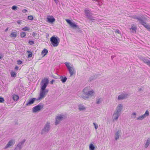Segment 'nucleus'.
I'll use <instances>...</instances> for the list:
<instances>
[{"label": "nucleus", "instance_id": "1", "mask_svg": "<svg viewBox=\"0 0 150 150\" xmlns=\"http://www.w3.org/2000/svg\"><path fill=\"white\" fill-rule=\"evenodd\" d=\"M83 95L81 96V97L83 99L86 100L89 98V96L93 95L94 91L93 90H90L89 87H86L83 90Z\"/></svg>", "mask_w": 150, "mask_h": 150}, {"label": "nucleus", "instance_id": "2", "mask_svg": "<svg viewBox=\"0 0 150 150\" xmlns=\"http://www.w3.org/2000/svg\"><path fill=\"white\" fill-rule=\"evenodd\" d=\"M50 41L54 47L57 46L60 42V39L57 36L55 37L53 35L50 38Z\"/></svg>", "mask_w": 150, "mask_h": 150}, {"label": "nucleus", "instance_id": "3", "mask_svg": "<svg viewBox=\"0 0 150 150\" xmlns=\"http://www.w3.org/2000/svg\"><path fill=\"white\" fill-rule=\"evenodd\" d=\"M85 15L86 18L88 19L91 20L92 22L94 21L95 19V17H93V13L91 12L90 11L87 9H86L84 10Z\"/></svg>", "mask_w": 150, "mask_h": 150}, {"label": "nucleus", "instance_id": "4", "mask_svg": "<svg viewBox=\"0 0 150 150\" xmlns=\"http://www.w3.org/2000/svg\"><path fill=\"white\" fill-rule=\"evenodd\" d=\"M50 124V122H47L45 125L44 128L41 131V134H46L50 131L51 127Z\"/></svg>", "mask_w": 150, "mask_h": 150}, {"label": "nucleus", "instance_id": "5", "mask_svg": "<svg viewBox=\"0 0 150 150\" xmlns=\"http://www.w3.org/2000/svg\"><path fill=\"white\" fill-rule=\"evenodd\" d=\"M49 90L48 89H46L45 88H41L40 93V97L37 99V100L42 99L45 97L47 94Z\"/></svg>", "mask_w": 150, "mask_h": 150}, {"label": "nucleus", "instance_id": "6", "mask_svg": "<svg viewBox=\"0 0 150 150\" xmlns=\"http://www.w3.org/2000/svg\"><path fill=\"white\" fill-rule=\"evenodd\" d=\"M65 65L67 68L71 76H72L75 73V71L74 68V66L72 65L71 66L70 63L68 62L65 63Z\"/></svg>", "mask_w": 150, "mask_h": 150}, {"label": "nucleus", "instance_id": "7", "mask_svg": "<svg viewBox=\"0 0 150 150\" xmlns=\"http://www.w3.org/2000/svg\"><path fill=\"white\" fill-rule=\"evenodd\" d=\"M48 83L49 80L47 78H44L40 82V84L41 86V88H46Z\"/></svg>", "mask_w": 150, "mask_h": 150}, {"label": "nucleus", "instance_id": "8", "mask_svg": "<svg viewBox=\"0 0 150 150\" xmlns=\"http://www.w3.org/2000/svg\"><path fill=\"white\" fill-rule=\"evenodd\" d=\"M43 105L40 104L34 107L32 110V112H36L40 110L43 108Z\"/></svg>", "mask_w": 150, "mask_h": 150}, {"label": "nucleus", "instance_id": "9", "mask_svg": "<svg viewBox=\"0 0 150 150\" xmlns=\"http://www.w3.org/2000/svg\"><path fill=\"white\" fill-rule=\"evenodd\" d=\"M149 115V112L148 110L146 111L145 113L143 115H142L138 117L137 118L136 120H142L147 116Z\"/></svg>", "mask_w": 150, "mask_h": 150}, {"label": "nucleus", "instance_id": "10", "mask_svg": "<svg viewBox=\"0 0 150 150\" xmlns=\"http://www.w3.org/2000/svg\"><path fill=\"white\" fill-rule=\"evenodd\" d=\"M129 96V95L126 93H122L118 96V99L119 100H122L126 98Z\"/></svg>", "mask_w": 150, "mask_h": 150}, {"label": "nucleus", "instance_id": "11", "mask_svg": "<svg viewBox=\"0 0 150 150\" xmlns=\"http://www.w3.org/2000/svg\"><path fill=\"white\" fill-rule=\"evenodd\" d=\"M64 117V115H59L56 117L55 118L56 121L55 122V124L56 125H57L60 122L63 120Z\"/></svg>", "mask_w": 150, "mask_h": 150}, {"label": "nucleus", "instance_id": "12", "mask_svg": "<svg viewBox=\"0 0 150 150\" xmlns=\"http://www.w3.org/2000/svg\"><path fill=\"white\" fill-rule=\"evenodd\" d=\"M123 108V105L122 104H120L118 105V106L116 108V110L115 112L117 113L121 114V112Z\"/></svg>", "mask_w": 150, "mask_h": 150}, {"label": "nucleus", "instance_id": "13", "mask_svg": "<svg viewBox=\"0 0 150 150\" xmlns=\"http://www.w3.org/2000/svg\"><path fill=\"white\" fill-rule=\"evenodd\" d=\"M15 143V140L14 139H11L8 142L7 144L4 147L5 149H6L9 147L13 145Z\"/></svg>", "mask_w": 150, "mask_h": 150}, {"label": "nucleus", "instance_id": "14", "mask_svg": "<svg viewBox=\"0 0 150 150\" xmlns=\"http://www.w3.org/2000/svg\"><path fill=\"white\" fill-rule=\"evenodd\" d=\"M121 133V130H118L115 133V134L114 136L115 140H117L119 138V136Z\"/></svg>", "mask_w": 150, "mask_h": 150}, {"label": "nucleus", "instance_id": "15", "mask_svg": "<svg viewBox=\"0 0 150 150\" xmlns=\"http://www.w3.org/2000/svg\"><path fill=\"white\" fill-rule=\"evenodd\" d=\"M140 20L139 21L141 24L143 25L145 28L147 29L150 25H147L142 18H141Z\"/></svg>", "mask_w": 150, "mask_h": 150}, {"label": "nucleus", "instance_id": "16", "mask_svg": "<svg viewBox=\"0 0 150 150\" xmlns=\"http://www.w3.org/2000/svg\"><path fill=\"white\" fill-rule=\"evenodd\" d=\"M140 20L139 21L141 24L143 25L145 28L147 29L150 25H147L142 18H141Z\"/></svg>", "mask_w": 150, "mask_h": 150}, {"label": "nucleus", "instance_id": "17", "mask_svg": "<svg viewBox=\"0 0 150 150\" xmlns=\"http://www.w3.org/2000/svg\"><path fill=\"white\" fill-rule=\"evenodd\" d=\"M120 114V113L115 112L112 116V118L113 119V120L114 121V120H117Z\"/></svg>", "mask_w": 150, "mask_h": 150}, {"label": "nucleus", "instance_id": "18", "mask_svg": "<svg viewBox=\"0 0 150 150\" xmlns=\"http://www.w3.org/2000/svg\"><path fill=\"white\" fill-rule=\"evenodd\" d=\"M26 140L24 139L23 140L21 141V142H19L18 144L16 146L20 149H21L22 148V145H23L25 142Z\"/></svg>", "mask_w": 150, "mask_h": 150}, {"label": "nucleus", "instance_id": "19", "mask_svg": "<svg viewBox=\"0 0 150 150\" xmlns=\"http://www.w3.org/2000/svg\"><path fill=\"white\" fill-rule=\"evenodd\" d=\"M35 100H37V99L35 98H32L29 100L28 102L26 104V105L27 106H28L33 104Z\"/></svg>", "mask_w": 150, "mask_h": 150}, {"label": "nucleus", "instance_id": "20", "mask_svg": "<svg viewBox=\"0 0 150 150\" xmlns=\"http://www.w3.org/2000/svg\"><path fill=\"white\" fill-rule=\"evenodd\" d=\"M137 29V27L134 24H132L131 25V28H130L131 32L133 33H136Z\"/></svg>", "mask_w": 150, "mask_h": 150}, {"label": "nucleus", "instance_id": "21", "mask_svg": "<svg viewBox=\"0 0 150 150\" xmlns=\"http://www.w3.org/2000/svg\"><path fill=\"white\" fill-rule=\"evenodd\" d=\"M142 60L146 64L148 65L150 63V61L149 60L146 58H143L142 59Z\"/></svg>", "mask_w": 150, "mask_h": 150}, {"label": "nucleus", "instance_id": "22", "mask_svg": "<svg viewBox=\"0 0 150 150\" xmlns=\"http://www.w3.org/2000/svg\"><path fill=\"white\" fill-rule=\"evenodd\" d=\"M103 101V99L99 97H97L96 98V103L97 104H100Z\"/></svg>", "mask_w": 150, "mask_h": 150}, {"label": "nucleus", "instance_id": "23", "mask_svg": "<svg viewBox=\"0 0 150 150\" xmlns=\"http://www.w3.org/2000/svg\"><path fill=\"white\" fill-rule=\"evenodd\" d=\"M47 19L48 22L50 23H53L55 21V19L53 16L50 18H48Z\"/></svg>", "mask_w": 150, "mask_h": 150}, {"label": "nucleus", "instance_id": "24", "mask_svg": "<svg viewBox=\"0 0 150 150\" xmlns=\"http://www.w3.org/2000/svg\"><path fill=\"white\" fill-rule=\"evenodd\" d=\"M150 144V138H148L147 140L146 144L145 145V147L146 148H147L149 145Z\"/></svg>", "mask_w": 150, "mask_h": 150}, {"label": "nucleus", "instance_id": "25", "mask_svg": "<svg viewBox=\"0 0 150 150\" xmlns=\"http://www.w3.org/2000/svg\"><path fill=\"white\" fill-rule=\"evenodd\" d=\"M97 76L96 75H93L92 76H91L89 78V81L91 82L93 80H95V79L97 78Z\"/></svg>", "mask_w": 150, "mask_h": 150}, {"label": "nucleus", "instance_id": "26", "mask_svg": "<svg viewBox=\"0 0 150 150\" xmlns=\"http://www.w3.org/2000/svg\"><path fill=\"white\" fill-rule=\"evenodd\" d=\"M12 98L15 101H17L19 98V96L17 95L13 94L12 95Z\"/></svg>", "mask_w": 150, "mask_h": 150}, {"label": "nucleus", "instance_id": "27", "mask_svg": "<svg viewBox=\"0 0 150 150\" xmlns=\"http://www.w3.org/2000/svg\"><path fill=\"white\" fill-rule=\"evenodd\" d=\"M79 109L80 111H81L85 110L86 108L83 105H80L79 106Z\"/></svg>", "mask_w": 150, "mask_h": 150}, {"label": "nucleus", "instance_id": "28", "mask_svg": "<svg viewBox=\"0 0 150 150\" xmlns=\"http://www.w3.org/2000/svg\"><path fill=\"white\" fill-rule=\"evenodd\" d=\"M89 148L90 150H96L95 146L92 144H90Z\"/></svg>", "mask_w": 150, "mask_h": 150}, {"label": "nucleus", "instance_id": "29", "mask_svg": "<svg viewBox=\"0 0 150 150\" xmlns=\"http://www.w3.org/2000/svg\"><path fill=\"white\" fill-rule=\"evenodd\" d=\"M10 36L11 38H15L17 36V33L16 32L12 33L10 35Z\"/></svg>", "mask_w": 150, "mask_h": 150}, {"label": "nucleus", "instance_id": "30", "mask_svg": "<svg viewBox=\"0 0 150 150\" xmlns=\"http://www.w3.org/2000/svg\"><path fill=\"white\" fill-rule=\"evenodd\" d=\"M131 18H134V19H136L138 20L139 21L140 20V19L141 18V17H140L137 16L136 15H133L132 16H130Z\"/></svg>", "mask_w": 150, "mask_h": 150}, {"label": "nucleus", "instance_id": "31", "mask_svg": "<svg viewBox=\"0 0 150 150\" xmlns=\"http://www.w3.org/2000/svg\"><path fill=\"white\" fill-rule=\"evenodd\" d=\"M60 79H61V81L63 83H65L67 80V78L66 77H63L62 76H61L60 77Z\"/></svg>", "mask_w": 150, "mask_h": 150}, {"label": "nucleus", "instance_id": "32", "mask_svg": "<svg viewBox=\"0 0 150 150\" xmlns=\"http://www.w3.org/2000/svg\"><path fill=\"white\" fill-rule=\"evenodd\" d=\"M48 52V51L47 50L44 49L42 51L41 53L42 54L45 53L44 54V56H45L47 54Z\"/></svg>", "mask_w": 150, "mask_h": 150}, {"label": "nucleus", "instance_id": "33", "mask_svg": "<svg viewBox=\"0 0 150 150\" xmlns=\"http://www.w3.org/2000/svg\"><path fill=\"white\" fill-rule=\"evenodd\" d=\"M11 74L12 77H15L16 76V73L13 71H12L11 72Z\"/></svg>", "mask_w": 150, "mask_h": 150}, {"label": "nucleus", "instance_id": "34", "mask_svg": "<svg viewBox=\"0 0 150 150\" xmlns=\"http://www.w3.org/2000/svg\"><path fill=\"white\" fill-rule=\"evenodd\" d=\"M137 115V113L136 112H133L132 114L131 115V117L132 119H134L136 117Z\"/></svg>", "mask_w": 150, "mask_h": 150}, {"label": "nucleus", "instance_id": "35", "mask_svg": "<svg viewBox=\"0 0 150 150\" xmlns=\"http://www.w3.org/2000/svg\"><path fill=\"white\" fill-rule=\"evenodd\" d=\"M26 35V33L25 32H21L20 33V36L21 38H24Z\"/></svg>", "mask_w": 150, "mask_h": 150}, {"label": "nucleus", "instance_id": "36", "mask_svg": "<svg viewBox=\"0 0 150 150\" xmlns=\"http://www.w3.org/2000/svg\"><path fill=\"white\" fill-rule=\"evenodd\" d=\"M70 25L72 28H77V25L73 23H71V24Z\"/></svg>", "mask_w": 150, "mask_h": 150}, {"label": "nucleus", "instance_id": "37", "mask_svg": "<svg viewBox=\"0 0 150 150\" xmlns=\"http://www.w3.org/2000/svg\"><path fill=\"white\" fill-rule=\"evenodd\" d=\"M22 30L24 31H28L30 30V28L29 27H25L22 28Z\"/></svg>", "mask_w": 150, "mask_h": 150}, {"label": "nucleus", "instance_id": "38", "mask_svg": "<svg viewBox=\"0 0 150 150\" xmlns=\"http://www.w3.org/2000/svg\"><path fill=\"white\" fill-rule=\"evenodd\" d=\"M28 52L29 53V54L28 55V57H32V52H31V51H28Z\"/></svg>", "mask_w": 150, "mask_h": 150}, {"label": "nucleus", "instance_id": "39", "mask_svg": "<svg viewBox=\"0 0 150 150\" xmlns=\"http://www.w3.org/2000/svg\"><path fill=\"white\" fill-rule=\"evenodd\" d=\"M66 21L70 25L72 23L71 21H70V20L67 19L66 20Z\"/></svg>", "mask_w": 150, "mask_h": 150}, {"label": "nucleus", "instance_id": "40", "mask_svg": "<svg viewBox=\"0 0 150 150\" xmlns=\"http://www.w3.org/2000/svg\"><path fill=\"white\" fill-rule=\"evenodd\" d=\"M28 18L29 20H32L33 19V18L32 16H28Z\"/></svg>", "mask_w": 150, "mask_h": 150}, {"label": "nucleus", "instance_id": "41", "mask_svg": "<svg viewBox=\"0 0 150 150\" xmlns=\"http://www.w3.org/2000/svg\"><path fill=\"white\" fill-rule=\"evenodd\" d=\"M28 43L30 45H32L34 44V42L33 41L29 40Z\"/></svg>", "mask_w": 150, "mask_h": 150}, {"label": "nucleus", "instance_id": "42", "mask_svg": "<svg viewBox=\"0 0 150 150\" xmlns=\"http://www.w3.org/2000/svg\"><path fill=\"white\" fill-rule=\"evenodd\" d=\"M93 124L94 126L95 129H96L98 127V125L97 124H96L94 122L93 123Z\"/></svg>", "mask_w": 150, "mask_h": 150}, {"label": "nucleus", "instance_id": "43", "mask_svg": "<svg viewBox=\"0 0 150 150\" xmlns=\"http://www.w3.org/2000/svg\"><path fill=\"white\" fill-rule=\"evenodd\" d=\"M4 101V98L0 97V103H2Z\"/></svg>", "mask_w": 150, "mask_h": 150}, {"label": "nucleus", "instance_id": "44", "mask_svg": "<svg viewBox=\"0 0 150 150\" xmlns=\"http://www.w3.org/2000/svg\"><path fill=\"white\" fill-rule=\"evenodd\" d=\"M17 7L16 6H13L12 7V9L13 10H16Z\"/></svg>", "mask_w": 150, "mask_h": 150}, {"label": "nucleus", "instance_id": "45", "mask_svg": "<svg viewBox=\"0 0 150 150\" xmlns=\"http://www.w3.org/2000/svg\"><path fill=\"white\" fill-rule=\"evenodd\" d=\"M17 62V64L18 65L21 64L22 63V62L20 60H18Z\"/></svg>", "mask_w": 150, "mask_h": 150}, {"label": "nucleus", "instance_id": "46", "mask_svg": "<svg viewBox=\"0 0 150 150\" xmlns=\"http://www.w3.org/2000/svg\"><path fill=\"white\" fill-rule=\"evenodd\" d=\"M115 33H117L118 34H121V33H120V30H118V29H116L115 31Z\"/></svg>", "mask_w": 150, "mask_h": 150}, {"label": "nucleus", "instance_id": "47", "mask_svg": "<svg viewBox=\"0 0 150 150\" xmlns=\"http://www.w3.org/2000/svg\"><path fill=\"white\" fill-rule=\"evenodd\" d=\"M17 23L19 25H21L22 23V22L21 21H17Z\"/></svg>", "mask_w": 150, "mask_h": 150}, {"label": "nucleus", "instance_id": "48", "mask_svg": "<svg viewBox=\"0 0 150 150\" xmlns=\"http://www.w3.org/2000/svg\"><path fill=\"white\" fill-rule=\"evenodd\" d=\"M22 11L24 13H25L27 11L26 9H24L22 10Z\"/></svg>", "mask_w": 150, "mask_h": 150}, {"label": "nucleus", "instance_id": "49", "mask_svg": "<svg viewBox=\"0 0 150 150\" xmlns=\"http://www.w3.org/2000/svg\"><path fill=\"white\" fill-rule=\"evenodd\" d=\"M4 57V55L0 53V59H1Z\"/></svg>", "mask_w": 150, "mask_h": 150}, {"label": "nucleus", "instance_id": "50", "mask_svg": "<svg viewBox=\"0 0 150 150\" xmlns=\"http://www.w3.org/2000/svg\"><path fill=\"white\" fill-rule=\"evenodd\" d=\"M14 150H21V149L16 146Z\"/></svg>", "mask_w": 150, "mask_h": 150}, {"label": "nucleus", "instance_id": "51", "mask_svg": "<svg viewBox=\"0 0 150 150\" xmlns=\"http://www.w3.org/2000/svg\"><path fill=\"white\" fill-rule=\"evenodd\" d=\"M18 69V67L17 66H16L15 68V69L16 70H17Z\"/></svg>", "mask_w": 150, "mask_h": 150}, {"label": "nucleus", "instance_id": "52", "mask_svg": "<svg viewBox=\"0 0 150 150\" xmlns=\"http://www.w3.org/2000/svg\"><path fill=\"white\" fill-rule=\"evenodd\" d=\"M54 80L53 79L51 81H50V83L51 84H53V82H54Z\"/></svg>", "mask_w": 150, "mask_h": 150}, {"label": "nucleus", "instance_id": "53", "mask_svg": "<svg viewBox=\"0 0 150 150\" xmlns=\"http://www.w3.org/2000/svg\"><path fill=\"white\" fill-rule=\"evenodd\" d=\"M36 35V34L34 33V32H33V34H32V35L33 36V37H34Z\"/></svg>", "mask_w": 150, "mask_h": 150}, {"label": "nucleus", "instance_id": "54", "mask_svg": "<svg viewBox=\"0 0 150 150\" xmlns=\"http://www.w3.org/2000/svg\"><path fill=\"white\" fill-rule=\"evenodd\" d=\"M147 29L148 31H150V25H149V27Z\"/></svg>", "mask_w": 150, "mask_h": 150}, {"label": "nucleus", "instance_id": "55", "mask_svg": "<svg viewBox=\"0 0 150 150\" xmlns=\"http://www.w3.org/2000/svg\"><path fill=\"white\" fill-rule=\"evenodd\" d=\"M115 57V56H112L111 57V58L112 59V60L113 59V58Z\"/></svg>", "mask_w": 150, "mask_h": 150}, {"label": "nucleus", "instance_id": "56", "mask_svg": "<svg viewBox=\"0 0 150 150\" xmlns=\"http://www.w3.org/2000/svg\"><path fill=\"white\" fill-rule=\"evenodd\" d=\"M142 88H139L138 89V91H142Z\"/></svg>", "mask_w": 150, "mask_h": 150}, {"label": "nucleus", "instance_id": "57", "mask_svg": "<svg viewBox=\"0 0 150 150\" xmlns=\"http://www.w3.org/2000/svg\"><path fill=\"white\" fill-rule=\"evenodd\" d=\"M8 28H6V29L5 30V32H6V31H7L8 30Z\"/></svg>", "mask_w": 150, "mask_h": 150}, {"label": "nucleus", "instance_id": "58", "mask_svg": "<svg viewBox=\"0 0 150 150\" xmlns=\"http://www.w3.org/2000/svg\"><path fill=\"white\" fill-rule=\"evenodd\" d=\"M54 0L55 1V2L56 3H57V0Z\"/></svg>", "mask_w": 150, "mask_h": 150}]
</instances>
